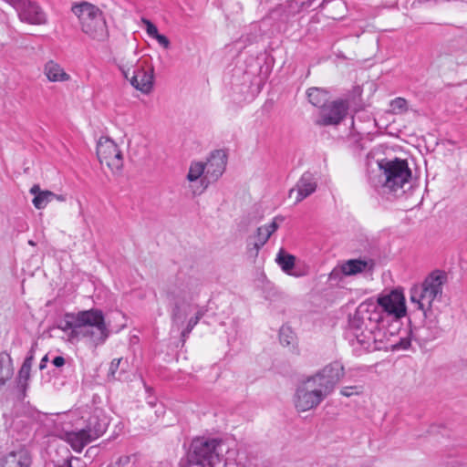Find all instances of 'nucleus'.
Listing matches in <instances>:
<instances>
[{
	"label": "nucleus",
	"instance_id": "f257e3e1",
	"mask_svg": "<svg viewBox=\"0 0 467 467\" xmlns=\"http://www.w3.org/2000/svg\"><path fill=\"white\" fill-rule=\"evenodd\" d=\"M373 299L362 302L348 316L344 336L350 345H359L368 351L387 349L388 331L382 325V317L376 311Z\"/></svg>",
	"mask_w": 467,
	"mask_h": 467
},
{
	"label": "nucleus",
	"instance_id": "f03ea898",
	"mask_svg": "<svg viewBox=\"0 0 467 467\" xmlns=\"http://www.w3.org/2000/svg\"><path fill=\"white\" fill-rule=\"evenodd\" d=\"M344 374L343 365L335 361L299 383L294 396L296 409L305 412L317 408L334 391Z\"/></svg>",
	"mask_w": 467,
	"mask_h": 467
},
{
	"label": "nucleus",
	"instance_id": "7ed1b4c3",
	"mask_svg": "<svg viewBox=\"0 0 467 467\" xmlns=\"http://www.w3.org/2000/svg\"><path fill=\"white\" fill-rule=\"evenodd\" d=\"M63 331L71 330V336L81 335L88 338L93 346L104 344L109 336V329L100 309L91 308L77 314L67 313L58 326Z\"/></svg>",
	"mask_w": 467,
	"mask_h": 467
},
{
	"label": "nucleus",
	"instance_id": "20e7f679",
	"mask_svg": "<svg viewBox=\"0 0 467 467\" xmlns=\"http://www.w3.org/2000/svg\"><path fill=\"white\" fill-rule=\"evenodd\" d=\"M81 420L76 424L74 431L61 434V439L77 452H80L85 446L102 436L109 425V418L100 408H95L86 417H82Z\"/></svg>",
	"mask_w": 467,
	"mask_h": 467
},
{
	"label": "nucleus",
	"instance_id": "39448f33",
	"mask_svg": "<svg viewBox=\"0 0 467 467\" xmlns=\"http://www.w3.org/2000/svg\"><path fill=\"white\" fill-rule=\"evenodd\" d=\"M379 167L383 177L381 184L383 192L392 193L394 197L399 198L412 188L411 170L406 160L383 159L379 161Z\"/></svg>",
	"mask_w": 467,
	"mask_h": 467
},
{
	"label": "nucleus",
	"instance_id": "423d86ee",
	"mask_svg": "<svg viewBox=\"0 0 467 467\" xmlns=\"http://www.w3.org/2000/svg\"><path fill=\"white\" fill-rule=\"evenodd\" d=\"M227 451L228 447L222 439L197 437L192 441L186 458L202 467H215Z\"/></svg>",
	"mask_w": 467,
	"mask_h": 467
},
{
	"label": "nucleus",
	"instance_id": "0eeeda50",
	"mask_svg": "<svg viewBox=\"0 0 467 467\" xmlns=\"http://www.w3.org/2000/svg\"><path fill=\"white\" fill-rule=\"evenodd\" d=\"M73 14L78 18L81 30L93 39L103 41L108 36V26L102 11L95 5L83 1L74 4Z\"/></svg>",
	"mask_w": 467,
	"mask_h": 467
},
{
	"label": "nucleus",
	"instance_id": "6e6552de",
	"mask_svg": "<svg viewBox=\"0 0 467 467\" xmlns=\"http://www.w3.org/2000/svg\"><path fill=\"white\" fill-rule=\"evenodd\" d=\"M446 276L441 272H433L425 278L422 284L410 289V301L417 304L418 308L423 311L424 317H429L432 312L431 306L434 299L442 294V285Z\"/></svg>",
	"mask_w": 467,
	"mask_h": 467
},
{
	"label": "nucleus",
	"instance_id": "1a4fd4ad",
	"mask_svg": "<svg viewBox=\"0 0 467 467\" xmlns=\"http://www.w3.org/2000/svg\"><path fill=\"white\" fill-rule=\"evenodd\" d=\"M374 304L378 306L376 311L380 314L382 325L386 329L389 325L400 327L399 319L406 314L405 299L401 292L393 290L379 296L377 301L374 300Z\"/></svg>",
	"mask_w": 467,
	"mask_h": 467
},
{
	"label": "nucleus",
	"instance_id": "9d476101",
	"mask_svg": "<svg viewBox=\"0 0 467 467\" xmlns=\"http://www.w3.org/2000/svg\"><path fill=\"white\" fill-rule=\"evenodd\" d=\"M201 286L202 283L199 278L178 274L168 280L161 292L166 300H188L199 293Z\"/></svg>",
	"mask_w": 467,
	"mask_h": 467
},
{
	"label": "nucleus",
	"instance_id": "9b49d317",
	"mask_svg": "<svg viewBox=\"0 0 467 467\" xmlns=\"http://www.w3.org/2000/svg\"><path fill=\"white\" fill-rule=\"evenodd\" d=\"M12 5L17 12L22 22L30 25H45L47 22V15L37 3L31 0H4Z\"/></svg>",
	"mask_w": 467,
	"mask_h": 467
},
{
	"label": "nucleus",
	"instance_id": "f8f14e48",
	"mask_svg": "<svg viewBox=\"0 0 467 467\" xmlns=\"http://www.w3.org/2000/svg\"><path fill=\"white\" fill-rule=\"evenodd\" d=\"M97 156L101 164H106L112 171L123 166V157L117 144L110 139L101 138L97 144Z\"/></svg>",
	"mask_w": 467,
	"mask_h": 467
},
{
	"label": "nucleus",
	"instance_id": "ddd939ff",
	"mask_svg": "<svg viewBox=\"0 0 467 467\" xmlns=\"http://www.w3.org/2000/svg\"><path fill=\"white\" fill-rule=\"evenodd\" d=\"M130 85L144 94L151 91L154 82V67L148 59H143L137 67L132 69L129 78Z\"/></svg>",
	"mask_w": 467,
	"mask_h": 467
},
{
	"label": "nucleus",
	"instance_id": "4468645a",
	"mask_svg": "<svg viewBox=\"0 0 467 467\" xmlns=\"http://www.w3.org/2000/svg\"><path fill=\"white\" fill-rule=\"evenodd\" d=\"M283 220V217H275L270 223L258 227L255 234L247 239V254L249 257L256 258L258 256L260 249L279 228L277 221L282 222Z\"/></svg>",
	"mask_w": 467,
	"mask_h": 467
},
{
	"label": "nucleus",
	"instance_id": "2eb2a0df",
	"mask_svg": "<svg viewBox=\"0 0 467 467\" xmlns=\"http://www.w3.org/2000/svg\"><path fill=\"white\" fill-rule=\"evenodd\" d=\"M348 109V104L343 100H335L327 106L325 105L316 124L318 126L337 125L346 117Z\"/></svg>",
	"mask_w": 467,
	"mask_h": 467
},
{
	"label": "nucleus",
	"instance_id": "dca6fc26",
	"mask_svg": "<svg viewBox=\"0 0 467 467\" xmlns=\"http://www.w3.org/2000/svg\"><path fill=\"white\" fill-rule=\"evenodd\" d=\"M227 155L222 150L213 151L205 165L206 180L209 182H216L225 171Z\"/></svg>",
	"mask_w": 467,
	"mask_h": 467
},
{
	"label": "nucleus",
	"instance_id": "f3484780",
	"mask_svg": "<svg viewBox=\"0 0 467 467\" xmlns=\"http://www.w3.org/2000/svg\"><path fill=\"white\" fill-rule=\"evenodd\" d=\"M115 62L117 63V66L121 71L123 77L128 79L132 69L136 68L138 64H140L142 60L138 57L136 48L129 47L123 54H119L115 57Z\"/></svg>",
	"mask_w": 467,
	"mask_h": 467
},
{
	"label": "nucleus",
	"instance_id": "a211bd4d",
	"mask_svg": "<svg viewBox=\"0 0 467 467\" xmlns=\"http://www.w3.org/2000/svg\"><path fill=\"white\" fill-rule=\"evenodd\" d=\"M32 458L29 451L21 447L0 458V467H29Z\"/></svg>",
	"mask_w": 467,
	"mask_h": 467
},
{
	"label": "nucleus",
	"instance_id": "6ab92c4d",
	"mask_svg": "<svg viewBox=\"0 0 467 467\" xmlns=\"http://www.w3.org/2000/svg\"><path fill=\"white\" fill-rule=\"evenodd\" d=\"M441 334V328L438 325L436 317H432V312L429 317H425V324L415 331L414 339L429 342L436 339Z\"/></svg>",
	"mask_w": 467,
	"mask_h": 467
},
{
	"label": "nucleus",
	"instance_id": "aec40b11",
	"mask_svg": "<svg viewBox=\"0 0 467 467\" xmlns=\"http://www.w3.org/2000/svg\"><path fill=\"white\" fill-rule=\"evenodd\" d=\"M170 310L172 329H181L187 317V300H166Z\"/></svg>",
	"mask_w": 467,
	"mask_h": 467
},
{
	"label": "nucleus",
	"instance_id": "412c9836",
	"mask_svg": "<svg viewBox=\"0 0 467 467\" xmlns=\"http://www.w3.org/2000/svg\"><path fill=\"white\" fill-rule=\"evenodd\" d=\"M375 263L372 259H350L341 265L345 275H355L363 272H372Z\"/></svg>",
	"mask_w": 467,
	"mask_h": 467
},
{
	"label": "nucleus",
	"instance_id": "4be33fe9",
	"mask_svg": "<svg viewBox=\"0 0 467 467\" xmlns=\"http://www.w3.org/2000/svg\"><path fill=\"white\" fill-rule=\"evenodd\" d=\"M317 186L316 179L311 172L306 171L303 173L296 185L297 193L296 202H300L305 198L315 192Z\"/></svg>",
	"mask_w": 467,
	"mask_h": 467
},
{
	"label": "nucleus",
	"instance_id": "5701e85b",
	"mask_svg": "<svg viewBox=\"0 0 467 467\" xmlns=\"http://www.w3.org/2000/svg\"><path fill=\"white\" fill-rule=\"evenodd\" d=\"M29 192L34 195L32 202L38 210L44 209L47 203L54 201L56 196V193L51 191H42L38 184H34Z\"/></svg>",
	"mask_w": 467,
	"mask_h": 467
},
{
	"label": "nucleus",
	"instance_id": "b1692460",
	"mask_svg": "<svg viewBox=\"0 0 467 467\" xmlns=\"http://www.w3.org/2000/svg\"><path fill=\"white\" fill-rule=\"evenodd\" d=\"M13 375L14 366L11 356L6 351L0 352V386L5 385Z\"/></svg>",
	"mask_w": 467,
	"mask_h": 467
},
{
	"label": "nucleus",
	"instance_id": "393cba45",
	"mask_svg": "<svg viewBox=\"0 0 467 467\" xmlns=\"http://www.w3.org/2000/svg\"><path fill=\"white\" fill-rule=\"evenodd\" d=\"M308 101L315 107L323 108L328 101V92L321 88H309L306 90Z\"/></svg>",
	"mask_w": 467,
	"mask_h": 467
},
{
	"label": "nucleus",
	"instance_id": "a878e982",
	"mask_svg": "<svg viewBox=\"0 0 467 467\" xmlns=\"http://www.w3.org/2000/svg\"><path fill=\"white\" fill-rule=\"evenodd\" d=\"M45 74L49 81H65L69 78V76L63 70V68L54 61L50 60L45 65Z\"/></svg>",
	"mask_w": 467,
	"mask_h": 467
},
{
	"label": "nucleus",
	"instance_id": "bb28decb",
	"mask_svg": "<svg viewBox=\"0 0 467 467\" xmlns=\"http://www.w3.org/2000/svg\"><path fill=\"white\" fill-rule=\"evenodd\" d=\"M275 262L285 274L299 276V275L292 272L296 262V257L293 254L286 253L284 249H280L276 255Z\"/></svg>",
	"mask_w": 467,
	"mask_h": 467
},
{
	"label": "nucleus",
	"instance_id": "cd10ccee",
	"mask_svg": "<svg viewBox=\"0 0 467 467\" xmlns=\"http://www.w3.org/2000/svg\"><path fill=\"white\" fill-rule=\"evenodd\" d=\"M415 332L410 330L406 337H401L398 341L392 342L390 337H393V332H388L387 348H391L392 350H406L410 347L411 339L414 338Z\"/></svg>",
	"mask_w": 467,
	"mask_h": 467
},
{
	"label": "nucleus",
	"instance_id": "c85d7f7f",
	"mask_svg": "<svg viewBox=\"0 0 467 467\" xmlns=\"http://www.w3.org/2000/svg\"><path fill=\"white\" fill-rule=\"evenodd\" d=\"M34 350L31 348L30 351L27 353L20 369L18 370V374H17V377L16 378H19V379H26L27 380H30V372H31V368H32V365H33V361H34Z\"/></svg>",
	"mask_w": 467,
	"mask_h": 467
},
{
	"label": "nucleus",
	"instance_id": "c756f323",
	"mask_svg": "<svg viewBox=\"0 0 467 467\" xmlns=\"http://www.w3.org/2000/svg\"><path fill=\"white\" fill-rule=\"evenodd\" d=\"M202 175H203V180H206L205 165L202 162H196L191 165L187 179L190 182H193L198 180Z\"/></svg>",
	"mask_w": 467,
	"mask_h": 467
},
{
	"label": "nucleus",
	"instance_id": "7c9ffc66",
	"mask_svg": "<svg viewBox=\"0 0 467 467\" xmlns=\"http://www.w3.org/2000/svg\"><path fill=\"white\" fill-rule=\"evenodd\" d=\"M279 339L283 346H290L295 342L296 336L289 327L283 326L279 331Z\"/></svg>",
	"mask_w": 467,
	"mask_h": 467
},
{
	"label": "nucleus",
	"instance_id": "2f4dec72",
	"mask_svg": "<svg viewBox=\"0 0 467 467\" xmlns=\"http://www.w3.org/2000/svg\"><path fill=\"white\" fill-rule=\"evenodd\" d=\"M16 388L17 389V400H24L26 397V392L29 388V380L26 379H16Z\"/></svg>",
	"mask_w": 467,
	"mask_h": 467
},
{
	"label": "nucleus",
	"instance_id": "473e14b6",
	"mask_svg": "<svg viewBox=\"0 0 467 467\" xmlns=\"http://www.w3.org/2000/svg\"><path fill=\"white\" fill-rule=\"evenodd\" d=\"M146 402L150 408L155 409V413L158 417L164 414V406L161 402L158 401L155 396L149 394L146 398Z\"/></svg>",
	"mask_w": 467,
	"mask_h": 467
},
{
	"label": "nucleus",
	"instance_id": "72a5a7b5",
	"mask_svg": "<svg viewBox=\"0 0 467 467\" xmlns=\"http://www.w3.org/2000/svg\"><path fill=\"white\" fill-rule=\"evenodd\" d=\"M390 107L394 113H402L408 109V103L403 98H396L391 100Z\"/></svg>",
	"mask_w": 467,
	"mask_h": 467
},
{
	"label": "nucleus",
	"instance_id": "f704fd0d",
	"mask_svg": "<svg viewBox=\"0 0 467 467\" xmlns=\"http://www.w3.org/2000/svg\"><path fill=\"white\" fill-rule=\"evenodd\" d=\"M362 392V387L360 386H347L343 387L340 390L341 395L345 397H350L354 394L358 395Z\"/></svg>",
	"mask_w": 467,
	"mask_h": 467
},
{
	"label": "nucleus",
	"instance_id": "c9c22d12",
	"mask_svg": "<svg viewBox=\"0 0 467 467\" xmlns=\"http://www.w3.org/2000/svg\"><path fill=\"white\" fill-rule=\"evenodd\" d=\"M142 22L146 26L147 34L150 37L155 38V36L159 34L157 26L151 21L146 18H142Z\"/></svg>",
	"mask_w": 467,
	"mask_h": 467
},
{
	"label": "nucleus",
	"instance_id": "e433bc0d",
	"mask_svg": "<svg viewBox=\"0 0 467 467\" xmlns=\"http://www.w3.org/2000/svg\"><path fill=\"white\" fill-rule=\"evenodd\" d=\"M193 328L194 327L188 322L186 327L181 331V342L182 343V345L186 342L187 338L189 337V335L191 334Z\"/></svg>",
	"mask_w": 467,
	"mask_h": 467
},
{
	"label": "nucleus",
	"instance_id": "4c0bfd02",
	"mask_svg": "<svg viewBox=\"0 0 467 467\" xmlns=\"http://www.w3.org/2000/svg\"><path fill=\"white\" fill-rule=\"evenodd\" d=\"M193 328L194 327L188 322L186 327L181 331V342L182 343V345L186 342L187 338L189 337V335L191 334Z\"/></svg>",
	"mask_w": 467,
	"mask_h": 467
},
{
	"label": "nucleus",
	"instance_id": "58836bf2",
	"mask_svg": "<svg viewBox=\"0 0 467 467\" xmlns=\"http://www.w3.org/2000/svg\"><path fill=\"white\" fill-rule=\"evenodd\" d=\"M155 39L158 41V43L163 47L164 48H169L170 47V40L169 38L164 36V35H161V34H158L156 36H155Z\"/></svg>",
	"mask_w": 467,
	"mask_h": 467
},
{
	"label": "nucleus",
	"instance_id": "ea45409f",
	"mask_svg": "<svg viewBox=\"0 0 467 467\" xmlns=\"http://www.w3.org/2000/svg\"><path fill=\"white\" fill-rule=\"evenodd\" d=\"M121 358H114L110 365H109V373L111 375V376H114L115 373L117 372L119 365H120V362H121Z\"/></svg>",
	"mask_w": 467,
	"mask_h": 467
},
{
	"label": "nucleus",
	"instance_id": "a19ab883",
	"mask_svg": "<svg viewBox=\"0 0 467 467\" xmlns=\"http://www.w3.org/2000/svg\"><path fill=\"white\" fill-rule=\"evenodd\" d=\"M51 362L55 367L60 368L65 365L66 360L62 356H57L52 359Z\"/></svg>",
	"mask_w": 467,
	"mask_h": 467
},
{
	"label": "nucleus",
	"instance_id": "79ce46f5",
	"mask_svg": "<svg viewBox=\"0 0 467 467\" xmlns=\"http://www.w3.org/2000/svg\"><path fill=\"white\" fill-rule=\"evenodd\" d=\"M180 467H202V466L195 462H192V461H189V459L186 458L185 461H183V460L181 461Z\"/></svg>",
	"mask_w": 467,
	"mask_h": 467
},
{
	"label": "nucleus",
	"instance_id": "37998d69",
	"mask_svg": "<svg viewBox=\"0 0 467 467\" xmlns=\"http://www.w3.org/2000/svg\"><path fill=\"white\" fill-rule=\"evenodd\" d=\"M47 362H48V355L47 354V355H45V356L42 358V359H41V361H40V364H39V369H40V370L45 369V368H46V367H47Z\"/></svg>",
	"mask_w": 467,
	"mask_h": 467
},
{
	"label": "nucleus",
	"instance_id": "c03bdc74",
	"mask_svg": "<svg viewBox=\"0 0 467 467\" xmlns=\"http://www.w3.org/2000/svg\"><path fill=\"white\" fill-rule=\"evenodd\" d=\"M55 467H72L71 460L66 459L62 462V463L56 465Z\"/></svg>",
	"mask_w": 467,
	"mask_h": 467
},
{
	"label": "nucleus",
	"instance_id": "a18cd8bd",
	"mask_svg": "<svg viewBox=\"0 0 467 467\" xmlns=\"http://www.w3.org/2000/svg\"><path fill=\"white\" fill-rule=\"evenodd\" d=\"M189 323H191L193 327H195L199 323V317H192L189 320Z\"/></svg>",
	"mask_w": 467,
	"mask_h": 467
},
{
	"label": "nucleus",
	"instance_id": "49530a36",
	"mask_svg": "<svg viewBox=\"0 0 467 467\" xmlns=\"http://www.w3.org/2000/svg\"><path fill=\"white\" fill-rule=\"evenodd\" d=\"M54 200H57L58 202H65L66 201V196L62 195V194H56Z\"/></svg>",
	"mask_w": 467,
	"mask_h": 467
},
{
	"label": "nucleus",
	"instance_id": "de8ad7c7",
	"mask_svg": "<svg viewBox=\"0 0 467 467\" xmlns=\"http://www.w3.org/2000/svg\"><path fill=\"white\" fill-rule=\"evenodd\" d=\"M315 0H307V2H303L302 4L303 5H306V6H311L312 3L314 2Z\"/></svg>",
	"mask_w": 467,
	"mask_h": 467
},
{
	"label": "nucleus",
	"instance_id": "09e8293b",
	"mask_svg": "<svg viewBox=\"0 0 467 467\" xmlns=\"http://www.w3.org/2000/svg\"><path fill=\"white\" fill-rule=\"evenodd\" d=\"M202 316H203L202 311H198V312L195 314V316H194V317H199V320H200V319L202 317Z\"/></svg>",
	"mask_w": 467,
	"mask_h": 467
},
{
	"label": "nucleus",
	"instance_id": "8fccbe9b",
	"mask_svg": "<svg viewBox=\"0 0 467 467\" xmlns=\"http://www.w3.org/2000/svg\"><path fill=\"white\" fill-rule=\"evenodd\" d=\"M28 244H29L30 245H35V243H34L32 240L28 241Z\"/></svg>",
	"mask_w": 467,
	"mask_h": 467
},
{
	"label": "nucleus",
	"instance_id": "3c124183",
	"mask_svg": "<svg viewBox=\"0 0 467 467\" xmlns=\"http://www.w3.org/2000/svg\"><path fill=\"white\" fill-rule=\"evenodd\" d=\"M294 192H295V189H291V190H290V192H289L290 196L292 195V193H293Z\"/></svg>",
	"mask_w": 467,
	"mask_h": 467
}]
</instances>
